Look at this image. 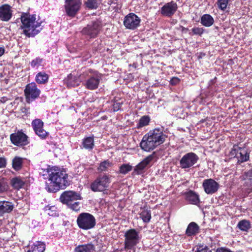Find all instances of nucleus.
<instances>
[{
	"instance_id": "nucleus-1",
	"label": "nucleus",
	"mask_w": 252,
	"mask_h": 252,
	"mask_svg": "<svg viewBox=\"0 0 252 252\" xmlns=\"http://www.w3.org/2000/svg\"><path fill=\"white\" fill-rule=\"evenodd\" d=\"M167 137V135L163 133L162 128H156L144 135L140 146L142 150L146 152H151L164 143Z\"/></svg>"
},
{
	"instance_id": "nucleus-2",
	"label": "nucleus",
	"mask_w": 252,
	"mask_h": 252,
	"mask_svg": "<svg viewBox=\"0 0 252 252\" xmlns=\"http://www.w3.org/2000/svg\"><path fill=\"white\" fill-rule=\"evenodd\" d=\"M22 25L21 28L23 33L27 36H33L38 34L42 30V22L35 14L30 15L24 13L21 16Z\"/></svg>"
},
{
	"instance_id": "nucleus-3",
	"label": "nucleus",
	"mask_w": 252,
	"mask_h": 252,
	"mask_svg": "<svg viewBox=\"0 0 252 252\" xmlns=\"http://www.w3.org/2000/svg\"><path fill=\"white\" fill-rule=\"evenodd\" d=\"M49 181L52 184L53 187L46 185L45 189L49 192H55L60 189H64L69 184L68 175L64 171L61 170L58 168L51 169Z\"/></svg>"
},
{
	"instance_id": "nucleus-4",
	"label": "nucleus",
	"mask_w": 252,
	"mask_h": 252,
	"mask_svg": "<svg viewBox=\"0 0 252 252\" xmlns=\"http://www.w3.org/2000/svg\"><path fill=\"white\" fill-rule=\"evenodd\" d=\"M60 200L66 204L69 208L75 211L80 210V203L78 200L81 199L80 193L72 190L64 191L60 196Z\"/></svg>"
},
{
	"instance_id": "nucleus-5",
	"label": "nucleus",
	"mask_w": 252,
	"mask_h": 252,
	"mask_svg": "<svg viewBox=\"0 0 252 252\" xmlns=\"http://www.w3.org/2000/svg\"><path fill=\"white\" fill-rule=\"evenodd\" d=\"M77 223L80 228L89 230L94 227L96 222L93 215L88 213H82L78 216Z\"/></svg>"
},
{
	"instance_id": "nucleus-6",
	"label": "nucleus",
	"mask_w": 252,
	"mask_h": 252,
	"mask_svg": "<svg viewBox=\"0 0 252 252\" xmlns=\"http://www.w3.org/2000/svg\"><path fill=\"white\" fill-rule=\"evenodd\" d=\"M125 249L126 250H131L139 242L140 237L139 233L135 229H130L127 230L124 235Z\"/></svg>"
},
{
	"instance_id": "nucleus-7",
	"label": "nucleus",
	"mask_w": 252,
	"mask_h": 252,
	"mask_svg": "<svg viewBox=\"0 0 252 252\" xmlns=\"http://www.w3.org/2000/svg\"><path fill=\"white\" fill-rule=\"evenodd\" d=\"M111 183L110 178L106 174L99 176L91 185L94 191H103L107 189Z\"/></svg>"
},
{
	"instance_id": "nucleus-8",
	"label": "nucleus",
	"mask_w": 252,
	"mask_h": 252,
	"mask_svg": "<svg viewBox=\"0 0 252 252\" xmlns=\"http://www.w3.org/2000/svg\"><path fill=\"white\" fill-rule=\"evenodd\" d=\"M199 160L198 156L193 152L184 155L180 160V167L182 169L189 168L195 165Z\"/></svg>"
},
{
	"instance_id": "nucleus-9",
	"label": "nucleus",
	"mask_w": 252,
	"mask_h": 252,
	"mask_svg": "<svg viewBox=\"0 0 252 252\" xmlns=\"http://www.w3.org/2000/svg\"><path fill=\"white\" fill-rule=\"evenodd\" d=\"M101 28V22L98 20H95L84 28L82 33L83 34L88 35L90 38H95L98 34Z\"/></svg>"
},
{
	"instance_id": "nucleus-10",
	"label": "nucleus",
	"mask_w": 252,
	"mask_h": 252,
	"mask_svg": "<svg viewBox=\"0 0 252 252\" xmlns=\"http://www.w3.org/2000/svg\"><path fill=\"white\" fill-rule=\"evenodd\" d=\"M89 73H90L92 75L90 76L89 78L86 81L84 86L86 89L90 90L96 89L98 87L101 79V74L97 71H94L91 69L89 70Z\"/></svg>"
},
{
	"instance_id": "nucleus-11",
	"label": "nucleus",
	"mask_w": 252,
	"mask_h": 252,
	"mask_svg": "<svg viewBox=\"0 0 252 252\" xmlns=\"http://www.w3.org/2000/svg\"><path fill=\"white\" fill-rule=\"evenodd\" d=\"M81 2L80 0H66L64 5L66 14L70 17H74L79 11Z\"/></svg>"
},
{
	"instance_id": "nucleus-12",
	"label": "nucleus",
	"mask_w": 252,
	"mask_h": 252,
	"mask_svg": "<svg viewBox=\"0 0 252 252\" xmlns=\"http://www.w3.org/2000/svg\"><path fill=\"white\" fill-rule=\"evenodd\" d=\"M140 22L139 17L134 13H130L125 17L124 25L126 29L134 30L140 25Z\"/></svg>"
},
{
	"instance_id": "nucleus-13",
	"label": "nucleus",
	"mask_w": 252,
	"mask_h": 252,
	"mask_svg": "<svg viewBox=\"0 0 252 252\" xmlns=\"http://www.w3.org/2000/svg\"><path fill=\"white\" fill-rule=\"evenodd\" d=\"M178 6L176 2L173 1L166 3L161 7L160 14L165 17H171L177 11Z\"/></svg>"
},
{
	"instance_id": "nucleus-14",
	"label": "nucleus",
	"mask_w": 252,
	"mask_h": 252,
	"mask_svg": "<svg viewBox=\"0 0 252 252\" xmlns=\"http://www.w3.org/2000/svg\"><path fill=\"white\" fill-rule=\"evenodd\" d=\"M10 138L12 143L17 146L26 145L28 143L27 136L21 131L11 134Z\"/></svg>"
},
{
	"instance_id": "nucleus-15",
	"label": "nucleus",
	"mask_w": 252,
	"mask_h": 252,
	"mask_svg": "<svg viewBox=\"0 0 252 252\" xmlns=\"http://www.w3.org/2000/svg\"><path fill=\"white\" fill-rule=\"evenodd\" d=\"M231 154L235 155V156L238 159V161L241 163L247 161L250 158L249 153L247 150L237 146H233Z\"/></svg>"
},
{
	"instance_id": "nucleus-16",
	"label": "nucleus",
	"mask_w": 252,
	"mask_h": 252,
	"mask_svg": "<svg viewBox=\"0 0 252 252\" xmlns=\"http://www.w3.org/2000/svg\"><path fill=\"white\" fill-rule=\"evenodd\" d=\"M202 186L207 194H212L218 191L220 185L214 179H208L203 181Z\"/></svg>"
},
{
	"instance_id": "nucleus-17",
	"label": "nucleus",
	"mask_w": 252,
	"mask_h": 252,
	"mask_svg": "<svg viewBox=\"0 0 252 252\" xmlns=\"http://www.w3.org/2000/svg\"><path fill=\"white\" fill-rule=\"evenodd\" d=\"M25 94L26 98L29 100L34 99L38 97L40 94V90L37 89L35 83L32 82L28 84L25 90Z\"/></svg>"
},
{
	"instance_id": "nucleus-18",
	"label": "nucleus",
	"mask_w": 252,
	"mask_h": 252,
	"mask_svg": "<svg viewBox=\"0 0 252 252\" xmlns=\"http://www.w3.org/2000/svg\"><path fill=\"white\" fill-rule=\"evenodd\" d=\"M12 16V10L8 4H3L0 6V19L4 22L10 20Z\"/></svg>"
},
{
	"instance_id": "nucleus-19",
	"label": "nucleus",
	"mask_w": 252,
	"mask_h": 252,
	"mask_svg": "<svg viewBox=\"0 0 252 252\" xmlns=\"http://www.w3.org/2000/svg\"><path fill=\"white\" fill-rule=\"evenodd\" d=\"M154 157V155H151L146 157L141 162H140L137 165L135 166L134 169V172L136 174H141L145 168L153 159Z\"/></svg>"
},
{
	"instance_id": "nucleus-20",
	"label": "nucleus",
	"mask_w": 252,
	"mask_h": 252,
	"mask_svg": "<svg viewBox=\"0 0 252 252\" xmlns=\"http://www.w3.org/2000/svg\"><path fill=\"white\" fill-rule=\"evenodd\" d=\"M185 198L186 201L189 204L197 205L199 203V195L192 190L185 193Z\"/></svg>"
},
{
	"instance_id": "nucleus-21",
	"label": "nucleus",
	"mask_w": 252,
	"mask_h": 252,
	"mask_svg": "<svg viewBox=\"0 0 252 252\" xmlns=\"http://www.w3.org/2000/svg\"><path fill=\"white\" fill-rule=\"evenodd\" d=\"M13 209V204L9 201H0V216H2L4 213H9Z\"/></svg>"
},
{
	"instance_id": "nucleus-22",
	"label": "nucleus",
	"mask_w": 252,
	"mask_h": 252,
	"mask_svg": "<svg viewBox=\"0 0 252 252\" xmlns=\"http://www.w3.org/2000/svg\"><path fill=\"white\" fill-rule=\"evenodd\" d=\"M95 250V247L92 243L80 245L74 249V252H92Z\"/></svg>"
},
{
	"instance_id": "nucleus-23",
	"label": "nucleus",
	"mask_w": 252,
	"mask_h": 252,
	"mask_svg": "<svg viewBox=\"0 0 252 252\" xmlns=\"http://www.w3.org/2000/svg\"><path fill=\"white\" fill-rule=\"evenodd\" d=\"M64 81L68 87H71L78 86L81 82L78 77L70 74L67 77L64 79Z\"/></svg>"
},
{
	"instance_id": "nucleus-24",
	"label": "nucleus",
	"mask_w": 252,
	"mask_h": 252,
	"mask_svg": "<svg viewBox=\"0 0 252 252\" xmlns=\"http://www.w3.org/2000/svg\"><path fill=\"white\" fill-rule=\"evenodd\" d=\"M94 139L93 137H87L82 141L81 148H84L88 150H91L94 148Z\"/></svg>"
},
{
	"instance_id": "nucleus-25",
	"label": "nucleus",
	"mask_w": 252,
	"mask_h": 252,
	"mask_svg": "<svg viewBox=\"0 0 252 252\" xmlns=\"http://www.w3.org/2000/svg\"><path fill=\"white\" fill-rule=\"evenodd\" d=\"M199 228L197 224L194 222H191L188 225L186 234L188 236L195 235L198 232Z\"/></svg>"
},
{
	"instance_id": "nucleus-26",
	"label": "nucleus",
	"mask_w": 252,
	"mask_h": 252,
	"mask_svg": "<svg viewBox=\"0 0 252 252\" xmlns=\"http://www.w3.org/2000/svg\"><path fill=\"white\" fill-rule=\"evenodd\" d=\"M45 250V245L41 242H37L31 246L27 252H44Z\"/></svg>"
},
{
	"instance_id": "nucleus-27",
	"label": "nucleus",
	"mask_w": 252,
	"mask_h": 252,
	"mask_svg": "<svg viewBox=\"0 0 252 252\" xmlns=\"http://www.w3.org/2000/svg\"><path fill=\"white\" fill-rule=\"evenodd\" d=\"M11 184L15 189H19L25 185V181L20 177H15L11 179Z\"/></svg>"
},
{
	"instance_id": "nucleus-28",
	"label": "nucleus",
	"mask_w": 252,
	"mask_h": 252,
	"mask_svg": "<svg viewBox=\"0 0 252 252\" xmlns=\"http://www.w3.org/2000/svg\"><path fill=\"white\" fill-rule=\"evenodd\" d=\"M237 227L242 231L247 232L252 227L251 222L247 220H240L237 224Z\"/></svg>"
},
{
	"instance_id": "nucleus-29",
	"label": "nucleus",
	"mask_w": 252,
	"mask_h": 252,
	"mask_svg": "<svg viewBox=\"0 0 252 252\" xmlns=\"http://www.w3.org/2000/svg\"><path fill=\"white\" fill-rule=\"evenodd\" d=\"M214 22L213 18L209 14H204L201 18V23L205 27H210Z\"/></svg>"
},
{
	"instance_id": "nucleus-30",
	"label": "nucleus",
	"mask_w": 252,
	"mask_h": 252,
	"mask_svg": "<svg viewBox=\"0 0 252 252\" xmlns=\"http://www.w3.org/2000/svg\"><path fill=\"white\" fill-rule=\"evenodd\" d=\"M140 217L143 222L145 223L149 222L151 218V211L147 208L142 209L140 213Z\"/></svg>"
},
{
	"instance_id": "nucleus-31",
	"label": "nucleus",
	"mask_w": 252,
	"mask_h": 252,
	"mask_svg": "<svg viewBox=\"0 0 252 252\" xmlns=\"http://www.w3.org/2000/svg\"><path fill=\"white\" fill-rule=\"evenodd\" d=\"M48 75L44 72H40L36 76V81L39 84H45L48 80Z\"/></svg>"
},
{
	"instance_id": "nucleus-32",
	"label": "nucleus",
	"mask_w": 252,
	"mask_h": 252,
	"mask_svg": "<svg viewBox=\"0 0 252 252\" xmlns=\"http://www.w3.org/2000/svg\"><path fill=\"white\" fill-rule=\"evenodd\" d=\"M23 158L16 157L12 160V167L16 171L20 170L22 166Z\"/></svg>"
},
{
	"instance_id": "nucleus-33",
	"label": "nucleus",
	"mask_w": 252,
	"mask_h": 252,
	"mask_svg": "<svg viewBox=\"0 0 252 252\" xmlns=\"http://www.w3.org/2000/svg\"><path fill=\"white\" fill-rule=\"evenodd\" d=\"M112 166V163L109 160H105L99 164L97 169L100 172L107 171Z\"/></svg>"
},
{
	"instance_id": "nucleus-34",
	"label": "nucleus",
	"mask_w": 252,
	"mask_h": 252,
	"mask_svg": "<svg viewBox=\"0 0 252 252\" xmlns=\"http://www.w3.org/2000/svg\"><path fill=\"white\" fill-rule=\"evenodd\" d=\"M150 121V118L148 116H143L139 120V122L137 125V128H141L146 126H147Z\"/></svg>"
},
{
	"instance_id": "nucleus-35",
	"label": "nucleus",
	"mask_w": 252,
	"mask_h": 252,
	"mask_svg": "<svg viewBox=\"0 0 252 252\" xmlns=\"http://www.w3.org/2000/svg\"><path fill=\"white\" fill-rule=\"evenodd\" d=\"M33 129L36 133L38 129L43 127V122L40 119H35L32 123Z\"/></svg>"
},
{
	"instance_id": "nucleus-36",
	"label": "nucleus",
	"mask_w": 252,
	"mask_h": 252,
	"mask_svg": "<svg viewBox=\"0 0 252 252\" xmlns=\"http://www.w3.org/2000/svg\"><path fill=\"white\" fill-rule=\"evenodd\" d=\"M8 188L7 181L3 178H0V194L6 191Z\"/></svg>"
},
{
	"instance_id": "nucleus-37",
	"label": "nucleus",
	"mask_w": 252,
	"mask_h": 252,
	"mask_svg": "<svg viewBox=\"0 0 252 252\" xmlns=\"http://www.w3.org/2000/svg\"><path fill=\"white\" fill-rule=\"evenodd\" d=\"M231 0H218V7L221 10L224 11Z\"/></svg>"
},
{
	"instance_id": "nucleus-38",
	"label": "nucleus",
	"mask_w": 252,
	"mask_h": 252,
	"mask_svg": "<svg viewBox=\"0 0 252 252\" xmlns=\"http://www.w3.org/2000/svg\"><path fill=\"white\" fill-rule=\"evenodd\" d=\"M132 169V166L128 164H123L120 167L119 172L123 174H126Z\"/></svg>"
},
{
	"instance_id": "nucleus-39",
	"label": "nucleus",
	"mask_w": 252,
	"mask_h": 252,
	"mask_svg": "<svg viewBox=\"0 0 252 252\" xmlns=\"http://www.w3.org/2000/svg\"><path fill=\"white\" fill-rule=\"evenodd\" d=\"M86 6L91 9H96L98 5V3L96 0H87L85 2Z\"/></svg>"
},
{
	"instance_id": "nucleus-40",
	"label": "nucleus",
	"mask_w": 252,
	"mask_h": 252,
	"mask_svg": "<svg viewBox=\"0 0 252 252\" xmlns=\"http://www.w3.org/2000/svg\"><path fill=\"white\" fill-rule=\"evenodd\" d=\"M51 169H41V171L40 172V175L42 176L44 179H47L50 177V173H51Z\"/></svg>"
},
{
	"instance_id": "nucleus-41",
	"label": "nucleus",
	"mask_w": 252,
	"mask_h": 252,
	"mask_svg": "<svg viewBox=\"0 0 252 252\" xmlns=\"http://www.w3.org/2000/svg\"><path fill=\"white\" fill-rule=\"evenodd\" d=\"M56 208L54 206L50 207H46V211L48 215L50 216H56L57 215V211L56 210Z\"/></svg>"
},
{
	"instance_id": "nucleus-42",
	"label": "nucleus",
	"mask_w": 252,
	"mask_h": 252,
	"mask_svg": "<svg viewBox=\"0 0 252 252\" xmlns=\"http://www.w3.org/2000/svg\"><path fill=\"white\" fill-rule=\"evenodd\" d=\"M41 63L42 59L40 58H36L31 62V65L32 67H37L41 65Z\"/></svg>"
},
{
	"instance_id": "nucleus-43",
	"label": "nucleus",
	"mask_w": 252,
	"mask_h": 252,
	"mask_svg": "<svg viewBox=\"0 0 252 252\" xmlns=\"http://www.w3.org/2000/svg\"><path fill=\"white\" fill-rule=\"evenodd\" d=\"M35 133L41 138H45L48 134V132L43 129V127L38 129Z\"/></svg>"
},
{
	"instance_id": "nucleus-44",
	"label": "nucleus",
	"mask_w": 252,
	"mask_h": 252,
	"mask_svg": "<svg viewBox=\"0 0 252 252\" xmlns=\"http://www.w3.org/2000/svg\"><path fill=\"white\" fill-rule=\"evenodd\" d=\"M194 252H211V251L206 246H198Z\"/></svg>"
},
{
	"instance_id": "nucleus-45",
	"label": "nucleus",
	"mask_w": 252,
	"mask_h": 252,
	"mask_svg": "<svg viewBox=\"0 0 252 252\" xmlns=\"http://www.w3.org/2000/svg\"><path fill=\"white\" fill-rule=\"evenodd\" d=\"M203 29L201 28L196 27L192 29V32L194 34L201 35L203 33Z\"/></svg>"
},
{
	"instance_id": "nucleus-46",
	"label": "nucleus",
	"mask_w": 252,
	"mask_h": 252,
	"mask_svg": "<svg viewBox=\"0 0 252 252\" xmlns=\"http://www.w3.org/2000/svg\"><path fill=\"white\" fill-rule=\"evenodd\" d=\"M6 159L3 157H0V168H4L6 165Z\"/></svg>"
},
{
	"instance_id": "nucleus-47",
	"label": "nucleus",
	"mask_w": 252,
	"mask_h": 252,
	"mask_svg": "<svg viewBox=\"0 0 252 252\" xmlns=\"http://www.w3.org/2000/svg\"><path fill=\"white\" fill-rule=\"evenodd\" d=\"M121 107V103L120 102H115L113 104V110L114 111H118L119 110Z\"/></svg>"
},
{
	"instance_id": "nucleus-48",
	"label": "nucleus",
	"mask_w": 252,
	"mask_h": 252,
	"mask_svg": "<svg viewBox=\"0 0 252 252\" xmlns=\"http://www.w3.org/2000/svg\"><path fill=\"white\" fill-rule=\"evenodd\" d=\"M180 81V79L177 77H173L170 80V83L172 85H176L178 84Z\"/></svg>"
},
{
	"instance_id": "nucleus-49",
	"label": "nucleus",
	"mask_w": 252,
	"mask_h": 252,
	"mask_svg": "<svg viewBox=\"0 0 252 252\" xmlns=\"http://www.w3.org/2000/svg\"><path fill=\"white\" fill-rule=\"evenodd\" d=\"M246 176L247 179L251 181L252 183V169L250 170L246 173Z\"/></svg>"
},
{
	"instance_id": "nucleus-50",
	"label": "nucleus",
	"mask_w": 252,
	"mask_h": 252,
	"mask_svg": "<svg viewBox=\"0 0 252 252\" xmlns=\"http://www.w3.org/2000/svg\"><path fill=\"white\" fill-rule=\"evenodd\" d=\"M5 49L3 47H0V57L2 56L4 53Z\"/></svg>"
},
{
	"instance_id": "nucleus-51",
	"label": "nucleus",
	"mask_w": 252,
	"mask_h": 252,
	"mask_svg": "<svg viewBox=\"0 0 252 252\" xmlns=\"http://www.w3.org/2000/svg\"><path fill=\"white\" fill-rule=\"evenodd\" d=\"M181 31H182L183 32H186L188 31V29H187V28H185V27H183V26H181Z\"/></svg>"
},
{
	"instance_id": "nucleus-52",
	"label": "nucleus",
	"mask_w": 252,
	"mask_h": 252,
	"mask_svg": "<svg viewBox=\"0 0 252 252\" xmlns=\"http://www.w3.org/2000/svg\"><path fill=\"white\" fill-rule=\"evenodd\" d=\"M3 77L2 73H0V78H2Z\"/></svg>"
}]
</instances>
